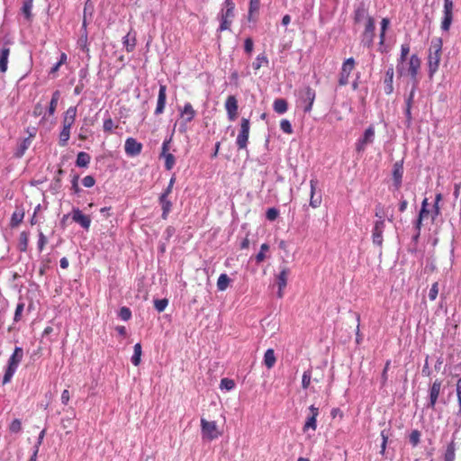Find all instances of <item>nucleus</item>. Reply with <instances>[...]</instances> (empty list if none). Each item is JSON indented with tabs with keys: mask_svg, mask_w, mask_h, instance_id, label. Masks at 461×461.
<instances>
[{
	"mask_svg": "<svg viewBox=\"0 0 461 461\" xmlns=\"http://www.w3.org/2000/svg\"><path fill=\"white\" fill-rule=\"evenodd\" d=\"M32 0H25L23 4L22 12L27 20L32 17Z\"/></svg>",
	"mask_w": 461,
	"mask_h": 461,
	"instance_id": "43",
	"label": "nucleus"
},
{
	"mask_svg": "<svg viewBox=\"0 0 461 461\" xmlns=\"http://www.w3.org/2000/svg\"><path fill=\"white\" fill-rule=\"evenodd\" d=\"M375 140V128L370 125L364 131V134L356 142V150L358 153L365 151L366 147L372 144Z\"/></svg>",
	"mask_w": 461,
	"mask_h": 461,
	"instance_id": "10",
	"label": "nucleus"
},
{
	"mask_svg": "<svg viewBox=\"0 0 461 461\" xmlns=\"http://www.w3.org/2000/svg\"><path fill=\"white\" fill-rule=\"evenodd\" d=\"M82 184L85 187H93L95 184V179L93 176H86L82 179Z\"/></svg>",
	"mask_w": 461,
	"mask_h": 461,
	"instance_id": "64",
	"label": "nucleus"
},
{
	"mask_svg": "<svg viewBox=\"0 0 461 461\" xmlns=\"http://www.w3.org/2000/svg\"><path fill=\"white\" fill-rule=\"evenodd\" d=\"M23 357V349L21 347H15L13 354L10 356L7 366L5 369L3 376V384H6L11 382L14 375L18 369L20 363Z\"/></svg>",
	"mask_w": 461,
	"mask_h": 461,
	"instance_id": "1",
	"label": "nucleus"
},
{
	"mask_svg": "<svg viewBox=\"0 0 461 461\" xmlns=\"http://www.w3.org/2000/svg\"><path fill=\"white\" fill-rule=\"evenodd\" d=\"M165 159V168L167 170H171L176 164V158L173 154L169 153L165 156H162Z\"/></svg>",
	"mask_w": 461,
	"mask_h": 461,
	"instance_id": "46",
	"label": "nucleus"
},
{
	"mask_svg": "<svg viewBox=\"0 0 461 461\" xmlns=\"http://www.w3.org/2000/svg\"><path fill=\"white\" fill-rule=\"evenodd\" d=\"M287 276H288V270L283 269L279 276H277V285L278 288H285L287 285Z\"/></svg>",
	"mask_w": 461,
	"mask_h": 461,
	"instance_id": "44",
	"label": "nucleus"
},
{
	"mask_svg": "<svg viewBox=\"0 0 461 461\" xmlns=\"http://www.w3.org/2000/svg\"><path fill=\"white\" fill-rule=\"evenodd\" d=\"M276 362V357L275 355V351L273 348H268L263 358V363L267 366V369H271L274 367Z\"/></svg>",
	"mask_w": 461,
	"mask_h": 461,
	"instance_id": "28",
	"label": "nucleus"
},
{
	"mask_svg": "<svg viewBox=\"0 0 461 461\" xmlns=\"http://www.w3.org/2000/svg\"><path fill=\"white\" fill-rule=\"evenodd\" d=\"M249 136L238 134L236 144L239 149H246L248 145Z\"/></svg>",
	"mask_w": 461,
	"mask_h": 461,
	"instance_id": "52",
	"label": "nucleus"
},
{
	"mask_svg": "<svg viewBox=\"0 0 461 461\" xmlns=\"http://www.w3.org/2000/svg\"><path fill=\"white\" fill-rule=\"evenodd\" d=\"M122 44L126 49L127 52L134 50L136 46V32L131 30L123 38Z\"/></svg>",
	"mask_w": 461,
	"mask_h": 461,
	"instance_id": "26",
	"label": "nucleus"
},
{
	"mask_svg": "<svg viewBox=\"0 0 461 461\" xmlns=\"http://www.w3.org/2000/svg\"><path fill=\"white\" fill-rule=\"evenodd\" d=\"M142 354V348L140 343H136L133 347V355L131 361L133 366H138L140 364V357Z\"/></svg>",
	"mask_w": 461,
	"mask_h": 461,
	"instance_id": "36",
	"label": "nucleus"
},
{
	"mask_svg": "<svg viewBox=\"0 0 461 461\" xmlns=\"http://www.w3.org/2000/svg\"><path fill=\"white\" fill-rule=\"evenodd\" d=\"M442 41L438 40L437 44H433L429 52L428 66H429V76L432 77L438 69L440 57H441Z\"/></svg>",
	"mask_w": 461,
	"mask_h": 461,
	"instance_id": "4",
	"label": "nucleus"
},
{
	"mask_svg": "<svg viewBox=\"0 0 461 461\" xmlns=\"http://www.w3.org/2000/svg\"><path fill=\"white\" fill-rule=\"evenodd\" d=\"M196 115V112L190 103H185L184 107L180 109V116L183 122L180 123L179 131L185 132L186 131V123L191 122Z\"/></svg>",
	"mask_w": 461,
	"mask_h": 461,
	"instance_id": "11",
	"label": "nucleus"
},
{
	"mask_svg": "<svg viewBox=\"0 0 461 461\" xmlns=\"http://www.w3.org/2000/svg\"><path fill=\"white\" fill-rule=\"evenodd\" d=\"M309 411H311V415L307 418L303 427V432H306L309 429L316 430L317 429V417L319 415V409L314 405H311L309 407Z\"/></svg>",
	"mask_w": 461,
	"mask_h": 461,
	"instance_id": "18",
	"label": "nucleus"
},
{
	"mask_svg": "<svg viewBox=\"0 0 461 461\" xmlns=\"http://www.w3.org/2000/svg\"><path fill=\"white\" fill-rule=\"evenodd\" d=\"M220 386H221V389H226L227 391H230V390H232L235 387V383L231 379L222 378L221 380Z\"/></svg>",
	"mask_w": 461,
	"mask_h": 461,
	"instance_id": "53",
	"label": "nucleus"
},
{
	"mask_svg": "<svg viewBox=\"0 0 461 461\" xmlns=\"http://www.w3.org/2000/svg\"><path fill=\"white\" fill-rule=\"evenodd\" d=\"M32 144V140L30 138H25L22 140V141L19 143L16 151L14 152V156L16 158H22L25 151L29 149V147Z\"/></svg>",
	"mask_w": 461,
	"mask_h": 461,
	"instance_id": "34",
	"label": "nucleus"
},
{
	"mask_svg": "<svg viewBox=\"0 0 461 461\" xmlns=\"http://www.w3.org/2000/svg\"><path fill=\"white\" fill-rule=\"evenodd\" d=\"M78 179L79 176L77 174H75L71 180V189L75 194H79L82 191V189L78 185Z\"/></svg>",
	"mask_w": 461,
	"mask_h": 461,
	"instance_id": "61",
	"label": "nucleus"
},
{
	"mask_svg": "<svg viewBox=\"0 0 461 461\" xmlns=\"http://www.w3.org/2000/svg\"><path fill=\"white\" fill-rule=\"evenodd\" d=\"M225 109L227 111L230 121H234L238 115V101L234 95L228 96L225 102Z\"/></svg>",
	"mask_w": 461,
	"mask_h": 461,
	"instance_id": "20",
	"label": "nucleus"
},
{
	"mask_svg": "<svg viewBox=\"0 0 461 461\" xmlns=\"http://www.w3.org/2000/svg\"><path fill=\"white\" fill-rule=\"evenodd\" d=\"M10 54V49L4 47L0 52V72L5 73L7 70L8 57Z\"/></svg>",
	"mask_w": 461,
	"mask_h": 461,
	"instance_id": "30",
	"label": "nucleus"
},
{
	"mask_svg": "<svg viewBox=\"0 0 461 461\" xmlns=\"http://www.w3.org/2000/svg\"><path fill=\"white\" fill-rule=\"evenodd\" d=\"M95 12V5L91 0H86L84 5L82 29L87 28V24L92 21Z\"/></svg>",
	"mask_w": 461,
	"mask_h": 461,
	"instance_id": "22",
	"label": "nucleus"
},
{
	"mask_svg": "<svg viewBox=\"0 0 461 461\" xmlns=\"http://www.w3.org/2000/svg\"><path fill=\"white\" fill-rule=\"evenodd\" d=\"M355 64L354 58H348L343 62L339 78V86H343L348 84V77L355 68Z\"/></svg>",
	"mask_w": 461,
	"mask_h": 461,
	"instance_id": "12",
	"label": "nucleus"
},
{
	"mask_svg": "<svg viewBox=\"0 0 461 461\" xmlns=\"http://www.w3.org/2000/svg\"><path fill=\"white\" fill-rule=\"evenodd\" d=\"M125 153L129 157H136L140 154L142 150V144L137 141L134 138L129 137L124 144Z\"/></svg>",
	"mask_w": 461,
	"mask_h": 461,
	"instance_id": "16",
	"label": "nucleus"
},
{
	"mask_svg": "<svg viewBox=\"0 0 461 461\" xmlns=\"http://www.w3.org/2000/svg\"><path fill=\"white\" fill-rule=\"evenodd\" d=\"M77 116V107L76 106H70L68 108V110L65 112L64 118H63V125L72 127Z\"/></svg>",
	"mask_w": 461,
	"mask_h": 461,
	"instance_id": "27",
	"label": "nucleus"
},
{
	"mask_svg": "<svg viewBox=\"0 0 461 461\" xmlns=\"http://www.w3.org/2000/svg\"><path fill=\"white\" fill-rule=\"evenodd\" d=\"M24 218V210L17 208L11 217V222L10 225L13 228L17 227L23 220Z\"/></svg>",
	"mask_w": 461,
	"mask_h": 461,
	"instance_id": "33",
	"label": "nucleus"
},
{
	"mask_svg": "<svg viewBox=\"0 0 461 461\" xmlns=\"http://www.w3.org/2000/svg\"><path fill=\"white\" fill-rule=\"evenodd\" d=\"M250 123L249 120L247 118H242L240 121V131L239 134L240 135H249Z\"/></svg>",
	"mask_w": 461,
	"mask_h": 461,
	"instance_id": "47",
	"label": "nucleus"
},
{
	"mask_svg": "<svg viewBox=\"0 0 461 461\" xmlns=\"http://www.w3.org/2000/svg\"><path fill=\"white\" fill-rule=\"evenodd\" d=\"M456 459V444L454 440L447 444L443 456V461H455Z\"/></svg>",
	"mask_w": 461,
	"mask_h": 461,
	"instance_id": "32",
	"label": "nucleus"
},
{
	"mask_svg": "<svg viewBox=\"0 0 461 461\" xmlns=\"http://www.w3.org/2000/svg\"><path fill=\"white\" fill-rule=\"evenodd\" d=\"M233 18H234V9H230V8L222 9L221 12V14H220L221 23H220L218 31L222 32V31L229 30L231 25Z\"/></svg>",
	"mask_w": 461,
	"mask_h": 461,
	"instance_id": "15",
	"label": "nucleus"
},
{
	"mask_svg": "<svg viewBox=\"0 0 461 461\" xmlns=\"http://www.w3.org/2000/svg\"><path fill=\"white\" fill-rule=\"evenodd\" d=\"M259 7H260V0H250L249 1V15H252L254 13L258 12Z\"/></svg>",
	"mask_w": 461,
	"mask_h": 461,
	"instance_id": "63",
	"label": "nucleus"
},
{
	"mask_svg": "<svg viewBox=\"0 0 461 461\" xmlns=\"http://www.w3.org/2000/svg\"><path fill=\"white\" fill-rule=\"evenodd\" d=\"M280 129L285 132V133H287V134H292L293 133V127H292V124L291 122L286 120V119H283L281 122H280Z\"/></svg>",
	"mask_w": 461,
	"mask_h": 461,
	"instance_id": "55",
	"label": "nucleus"
},
{
	"mask_svg": "<svg viewBox=\"0 0 461 461\" xmlns=\"http://www.w3.org/2000/svg\"><path fill=\"white\" fill-rule=\"evenodd\" d=\"M59 97H60V92L59 90L54 91L52 94L50 102L49 109H48V113L50 115H53L55 113Z\"/></svg>",
	"mask_w": 461,
	"mask_h": 461,
	"instance_id": "38",
	"label": "nucleus"
},
{
	"mask_svg": "<svg viewBox=\"0 0 461 461\" xmlns=\"http://www.w3.org/2000/svg\"><path fill=\"white\" fill-rule=\"evenodd\" d=\"M167 304L168 300L167 298L154 300V307L158 312H164Z\"/></svg>",
	"mask_w": 461,
	"mask_h": 461,
	"instance_id": "48",
	"label": "nucleus"
},
{
	"mask_svg": "<svg viewBox=\"0 0 461 461\" xmlns=\"http://www.w3.org/2000/svg\"><path fill=\"white\" fill-rule=\"evenodd\" d=\"M72 220L86 230L90 228V216L84 214L78 208H74L72 210Z\"/></svg>",
	"mask_w": 461,
	"mask_h": 461,
	"instance_id": "17",
	"label": "nucleus"
},
{
	"mask_svg": "<svg viewBox=\"0 0 461 461\" xmlns=\"http://www.w3.org/2000/svg\"><path fill=\"white\" fill-rule=\"evenodd\" d=\"M38 237H39V239H38L37 247H38L39 251L41 252L43 250L45 245L47 244L48 240H47L46 236L41 231H39Z\"/></svg>",
	"mask_w": 461,
	"mask_h": 461,
	"instance_id": "60",
	"label": "nucleus"
},
{
	"mask_svg": "<svg viewBox=\"0 0 461 461\" xmlns=\"http://www.w3.org/2000/svg\"><path fill=\"white\" fill-rule=\"evenodd\" d=\"M381 438H382V443H381L380 454L381 455H384V452H385V449H386L387 441H388V433H387V431L385 429L381 431Z\"/></svg>",
	"mask_w": 461,
	"mask_h": 461,
	"instance_id": "59",
	"label": "nucleus"
},
{
	"mask_svg": "<svg viewBox=\"0 0 461 461\" xmlns=\"http://www.w3.org/2000/svg\"><path fill=\"white\" fill-rule=\"evenodd\" d=\"M393 77H394V69H393V65H390L386 71H385V74H384V91L385 93V95H389L391 94H393Z\"/></svg>",
	"mask_w": 461,
	"mask_h": 461,
	"instance_id": "19",
	"label": "nucleus"
},
{
	"mask_svg": "<svg viewBox=\"0 0 461 461\" xmlns=\"http://www.w3.org/2000/svg\"><path fill=\"white\" fill-rule=\"evenodd\" d=\"M385 229L384 220H376L374 222L372 229V242L375 246L379 248L380 253L382 252V247L384 242L383 234Z\"/></svg>",
	"mask_w": 461,
	"mask_h": 461,
	"instance_id": "9",
	"label": "nucleus"
},
{
	"mask_svg": "<svg viewBox=\"0 0 461 461\" xmlns=\"http://www.w3.org/2000/svg\"><path fill=\"white\" fill-rule=\"evenodd\" d=\"M403 172V159L396 161L392 171L393 185L395 190H399L402 186Z\"/></svg>",
	"mask_w": 461,
	"mask_h": 461,
	"instance_id": "13",
	"label": "nucleus"
},
{
	"mask_svg": "<svg viewBox=\"0 0 461 461\" xmlns=\"http://www.w3.org/2000/svg\"><path fill=\"white\" fill-rule=\"evenodd\" d=\"M404 115H405V125L407 128H410L412 123L411 107L405 106Z\"/></svg>",
	"mask_w": 461,
	"mask_h": 461,
	"instance_id": "62",
	"label": "nucleus"
},
{
	"mask_svg": "<svg viewBox=\"0 0 461 461\" xmlns=\"http://www.w3.org/2000/svg\"><path fill=\"white\" fill-rule=\"evenodd\" d=\"M91 160V157L85 151L78 152L76 159V166L78 167H87Z\"/></svg>",
	"mask_w": 461,
	"mask_h": 461,
	"instance_id": "31",
	"label": "nucleus"
},
{
	"mask_svg": "<svg viewBox=\"0 0 461 461\" xmlns=\"http://www.w3.org/2000/svg\"><path fill=\"white\" fill-rule=\"evenodd\" d=\"M375 38V20L368 19L364 23V30L360 34V44L368 50L373 48Z\"/></svg>",
	"mask_w": 461,
	"mask_h": 461,
	"instance_id": "3",
	"label": "nucleus"
},
{
	"mask_svg": "<svg viewBox=\"0 0 461 461\" xmlns=\"http://www.w3.org/2000/svg\"><path fill=\"white\" fill-rule=\"evenodd\" d=\"M279 215V211L278 209L275 208V207H272V208H268L267 212H266V217L268 221H275Z\"/></svg>",
	"mask_w": 461,
	"mask_h": 461,
	"instance_id": "56",
	"label": "nucleus"
},
{
	"mask_svg": "<svg viewBox=\"0 0 461 461\" xmlns=\"http://www.w3.org/2000/svg\"><path fill=\"white\" fill-rule=\"evenodd\" d=\"M368 19H375L372 15L369 14L368 5L366 2L361 1L360 3L355 5L353 11V22L355 24H359L361 23H366Z\"/></svg>",
	"mask_w": 461,
	"mask_h": 461,
	"instance_id": "8",
	"label": "nucleus"
},
{
	"mask_svg": "<svg viewBox=\"0 0 461 461\" xmlns=\"http://www.w3.org/2000/svg\"><path fill=\"white\" fill-rule=\"evenodd\" d=\"M167 101V86L165 85L159 86L157 107L155 109V114L159 115L164 113Z\"/></svg>",
	"mask_w": 461,
	"mask_h": 461,
	"instance_id": "21",
	"label": "nucleus"
},
{
	"mask_svg": "<svg viewBox=\"0 0 461 461\" xmlns=\"http://www.w3.org/2000/svg\"><path fill=\"white\" fill-rule=\"evenodd\" d=\"M274 111L278 114H284L288 109L287 101L284 98H277L273 104Z\"/></svg>",
	"mask_w": 461,
	"mask_h": 461,
	"instance_id": "29",
	"label": "nucleus"
},
{
	"mask_svg": "<svg viewBox=\"0 0 461 461\" xmlns=\"http://www.w3.org/2000/svg\"><path fill=\"white\" fill-rule=\"evenodd\" d=\"M316 97L315 90L307 86L299 91V101L304 113H310Z\"/></svg>",
	"mask_w": 461,
	"mask_h": 461,
	"instance_id": "5",
	"label": "nucleus"
},
{
	"mask_svg": "<svg viewBox=\"0 0 461 461\" xmlns=\"http://www.w3.org/2000/svg\"><path fill=\"white\" fill-rule=\"evenodd\" d=\"M419 85H413L409 93V95L405 97V106L412 107L413 102H414V96L416 90L418 89Z\"/></svg>",
	"mask_w": 461,
	"mask_h": 461,
	"instance_id": "45",
	"label": "nucleus"
},
{
	"mask_svg": "<svg viewBox=\"0 0 461 461\" xmlns=\"http://www.w3.org/2000/svg\"><path fill=\"white\" fill-rule=\"evenodd\" d=\"M70 130L71 127L63 125L62 130L59 133V144L61 147H65L68 144V141L70 138Z\"/></svg>",
	"mask_w": 461,
	"mask_h": 461,
	"instance_id": "37",
	"label": "nucleus"
},
{
	"mask_svg": "<svg viewBox=\"0 0 461 461\" xmlns=\"http://www.w3.org/2000/svg\"><path fill=\"white\" fill-rule=\"evenodd\" d=\"M453 11H454V3L452 0H444L443 5V15L441 19L440 29L443 32H448L452 22H453Z\"/></svg>",
	"mask_w": 461,
	"mask_h": 461,
	"instance_id": "7",
	"label": "nucleus"
},
{
	"mask_svg": "<svg viewBox=\"0 0 461 461\" xmlns=\"http://www.w3.org/2000/svg\"><path fill=\"white\" fill-rule=\"evenodd\" d=\"M311 377H312V373L310 370H306L303 372V376H302V387L303 389H307L311 384Z\"/></svg>",
	"mask_w": 461,
	"mask_h": 461,
	"instance_id": "54",
	"label": "nucleus"
},
{
	"mask_svg": "<svg viewBox=\"0 0 461 461\" xmlns=\"http://www.w3.org/2000/svg\"><path fill=\"white\" fill-rule=\"evenodd\" d=\"M201 434L204 440L212 441L219 438L221 433L218 431L215 421H208L204 418L201 419Z\"/></svg>",
	"mask_w": 461,
	"mask_h": 461,
	"instance_id": "6",
	"label": "nucleus"
},
{
	"mask_svg": "<svg viewBox=\"0 0 461 461\" xmlns=\"http://www.w3.org/2000/svg\"><path fill=\"white\" fill-rule=\"evenodd\" d=\"M410 52V44L409 43H403L401 46V54L400 57L397 59V65H396V71L398 75L404 74L403 72V63L406 62L407 56Z\"/></svg>",
	"mask_w": 461,
	"mask_h": 461,
	"instance_id": "24",
	"label": "nucleus"
},
{
	"mask_svg": "<svg viewBox=\"0 0 461 461\" xmlns=\"http://www.w3.org/2000/svg\"><path fill=\"white\" fill-rule=\"evenodd\" d=\"M158 203L161 206L162 213L161 218L167 220L168 214L172 211L173 203L169 200L168 195L160 194L158 197Z\"/></svg>",
	"mask_w": 461,
	"mask_h": 461,
	"instance_id": "25",
	"label": "nucleus"
},
{
	"mask_svg": "<svg viewBox=\"0 0 461 461\" xmlns=\"http://www.w3.org/2000/svg\"><path fill=\"white\" fill-rule=\"evenodd\" d=\"M64 173V171L59 168L58 171H57V176L54 177V180H53V183H52V188L54 190H58L61 187V175Z\"/></svg>",
	"mask_w": 461,
	"mask_h": 461,
	"instance_id": "57",
	"label": "nucleus"
},
{
	"mask_svg": "<svg viewBox=\"0 0 461 461\" xmlns=\"http://www.w3.org/2000/svg\"><path fill=\"white\" fill-rule=\"evenodd\" d=\"M441 390V381L436 379L429 389V402L427 408L434 409Z\"/></svg>",
	"mask_w": 461,
	"mask_h": 461,
	"instance_id": "14",
	"label": "nucleus"
},
{
	"mask_svg": "<svg viewBox=\"0 0 461 461\" xmlns=\"http://www.w3.org/2000/svg\"><path fill=\"white\" fill-rule=\"evenodd\" d=\"M420 59L417 54H412L409 61L403 63V72L402 75H398L399 77H410L413 85H419L418 74L420 68Z\"/></svg>",
	"mask_w": 461,
	"mask_h": 461,
	"instance_id": "2",
	"label": "nucleus"
},
{
	"mask_svg": "<svg viewBox=\"0 0 461 461\" xmlns=\"http://www.w3.org/2000/svg\"><path fill=\"white\" fill-rule=\"evenodd\" d=\"M107 117L104 120L103 129L106 133H112L113 128H115L113 119L109 116L108 111L105 112Z\"/></svg>",
	"mask_w": 461,
	"mask_h": 461,
	"instance_id": "41",
	"label": "nucleus"
},
{
	"mask_svg": "<svg viewBox=\"0 0 461 461\" xmlns=\"http://www.w3.org/2000/svg\"><path fill=\"white\" fill-rule=\"evenodd\" d=\"M269 250V245L267 243H264L260 247L259 252L255 256V260L257 264H259L263 262L266 258V252Z\"/></svg>",
	"mask_w": 461,
	"mask_h": 461,
	"instance_id": "42",
	"label": "nucleus"
},
{
	"mask_svg": "<svg viewBox=\"0 0 461 461\" xmlns=\"http://www.w3.org/2000/svg\"><path fill=\"white\" fill-rule=\"evenodd\" d=\"M318 185V180L313 178L310 181L311 187V197H310V206L312 208H318L321 204L322 197L321 194H316V187Z\"/></svg>",
	"mask_w": 461,
	"mask_h": 461,
	"instance_id": "23",
	"label": "nucleus"
},
{
	"mask_svg": "<svg viewBox=\"0 0 461 461\" xmlns=\"http://www.w3.org/2000/svg\"><path fill=\"white\" fill-rule=\"evenodd\" d=\"M409 440L413 447H416L420 441V432L418 429L412 430L410 434Z\"/></svg>",
	"mask_w": 461,
	"mask_h": 461,
	"instance_id": "51",
	"label": "nucleus"
},
{
	"mask_svg": "<svg viewBox=\"0 0 461 461\" xmlns=\"http://www.w3.org/2000/svg\"><path fill=\"white\" fill-rule=\"evenodd\" d=\"M268 59L265 53L258 55L255 61L252 63V68L258 70L263 65L268 66Z\"/></svg>",
	"mask_w": 461,
	"mask_h": 461,
	"instance_id": "40",
	"label": "nucleus"
},
{
	"mask_svg": "<svg viewBox=\"0 0 461 461\" xmlns=\"http://www.w3.org/2000/svg\"><path fill=\"white\" fill-rule=\"evenodd\" d=\"M87 30L81 28V35L80 38L77 41V45L79 49L87 53L89 51L88 46H87Z\"/></svg>",
	"mask_w": 461,
	"mask_h": 461,
	"instance_id": "35",
	"label": "nucleus"
},
{
	"mask_svg": "<svg viewBox=\"0 0 461 461\" xmlns=\"http://www.w3.org/2000/svg\"><path fill=\"white\" fill-rule=\"evenodd\" d=\"M29 244V233L27 231H22L19 237L18 249L22 252H25L28 249Z\"/></svg>",
	"mask_w": 461,
	"mask_h": 461,
	"instance_id": "39",
	"label": "nucleus"
},
{
	"mask_svg": "<svg viewBox=\"0 0 461 461\" xmlns=\"http://www.w3.org/2000/svg\"><path fill=\"white\" fill-rule=\"evenodd\" d=\"M230 282L227 274H221L217 281V288H226Z\"/></svg>",
	"mask_w": 461,
	"mask_h": 461,
	"instance_id": "49",
	"label": "nucleus"
},
{
	"mask_svg": "<svg viewBox=\"0 0 461 461\" xmlns=\"http://www.w3.org/2000/svg\"><path fill=\"white\" fill-rule=\"evenodd\" d=\"M118 316L121 320L127 321L131 318V311L128 307L123 306L120 309Z\"/></svg>",
	"mask_w": 461,
	"mask_h": 461,
	"instance_id": "50",
	"label": "nucleus"
},
{
	"mask_svg": "<svg viewBox=\"0 0 461 461\" xmlns=\"http://www.w3.org/2000/svg\"><path fill=\"white\" fill-rule=\"evenodd\" d=\"M9 429L12 433H18L22 430V422L19 419H14L10 424Z\"/></svg>",
	"mask_w": 461,
	"mask_h": 461,
	"instance_id": "58",
	"label": "nucleus"
}]
</instances>
